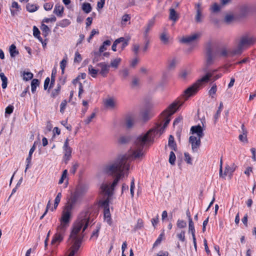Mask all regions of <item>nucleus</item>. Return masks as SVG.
Masks as SVG:
<instances>
[{
  "instance_id": "nucleus-1",
  "label": "nucleus",
  "mask_w": 256,
  "mask_h": 256,
  "mask_svg": "<svg viewBox=\"0 0 256 256\" xmlns=\"http://www.w3.org/2000/svg\"><path fill=\"white\" fill-rule=\"evenodd\" d=\"M187 100L185 97L183 100H175L162 112V114L164 118V124L162 126L161 124H158L156 128L149 130L145 134H142L136 138L134 142L136 150L133 152V156L134 158H138L143 156L144 152L142 150L144 146L152 144L154 142V138L156 136H160L164 132L165 128L170 121V116L176 112Z\"/></svg>"
},
{
  "instance_id": "nucleus-2",
  "label": "nucleus",
  "mask_w": 256,
  "mask_h": 256,
  "mask_svg": "<svg viewBox=\"0 0 256 256\" xmlns=\"http://www.w3.org/2000/svg\"><path fill=\"white\" fill-rule=\"evenodd\" d=\"M130 166L128 156L124 155L119 156L113 162L104 166V172L108 176L114 177L110 187L106 184H102L100 186L102 191L108 197L112 195V191L114 188L120 178L124 176V171L128 170Z\"/></svg>"
},
{
  "instance_id": "nucleus-3",
  "label": "nucleus",
  "mask_w": 256,
  "mask_h": 256,
  "mask_svg": "<svg viewBox=\"0 0 256 256\" xmlns=\"http://www.w3.org/2000/svg\"><path fill=\"white\" fill-rule=\"evenodd\" d=\"M92 212V209L88 208L80 214L78 217L80 220L74 226L69 238H81L78 234L82 228V232L87 228L91 218Z\"/></svg>"
},
{
  "instance_id": "nucleus-4",
  "label": "nucleus",
  "mask_w": 256,
  "mask_h": 256,
  "mask_svg": "<svg viewBox=\"0 0 256 256\" xmlns=\"http://www.w3.org/2000/svg\"><path fill=\"white\" fill-rule=\"evenodd\" d=\"M212 76L213 73L212 72H206L204 76L198 80L196 82L186 89L184 92V96L186 97V99L195 94L198 90L199 88L202 85V83L208 82Z\"/></svg>"
},
{
  "instance_id": "nucleus-5",
  "label": "nucleus",
  "mask_w": 256,
  "mask_h": 256,
  "mask_svg": "<svg viewBox=\"0 0 256 256\" xmlns=\"http://www.w3.org/2000/svg\"><path fill=\"white\" fill-rule=\"evenodd\" d=\"M206 67L204 68V71L205 72L208 71V68L213 64L214 59L219 53L218 48L212 46L210 42L206 44Z\"/></svg>"
},
{
  "instance_id": "nucleus-6",
  "label": "nucleus",
  "mask_w": 256,
  "mask_h": 256,
  "mask_svg": "<svg viewBox=\"0 0 256 256\" xmlns=\"http://www.w3.org/2000/svg\"><path fill=\"white\" fill-rule=\"evenodd\" d=\"M254 42V39L252 37H250L248 36H242L237 47L234 48V51L232 52V55L241 54L244 48L248 47L253 44Z\"/></svg>"
},
{
  "instance_id": "nucleus-7",
  "label": "nucleus",
  "mask_w": 256,
  "mask_h": 256,
  "mask_svg": "<svg viewBox=\"0 0 256 256\" xmlns=\"http://www.w3.org/2000/svg\"><path fill=\"white\" fill-rule=\"evenodd\" d=\"M72 209L64 206L62 212V216L60 219V224L58 226L66 229L70 225L72 218Z\"/></svg>"
},
{
  "instance_id": "nucleus-8",
  "label": "nucleus",
  "mask_w": 256,
  "mask_h": 256,
  "mask_svg": "<svg viewBox=\"0 0 256 256\" xmlns=\"http://www.w3.org/2000/svg\"><path fill=\"white\" fill-rule=\"evenodd\" d=\"M66 230V229L58 226L56 228V232L54 236L51 244H60L64 239Z\"/></svg>"
},
{
  "instance_id": "nucleus-9",
  "label": "nucleus",
  "mask_w": 256,
  "mask_h": 256,
  "mask_svg": "<svg viewBox=\"0 0 256 256\" xmlns=\"http://www.w3.org/2000/svg\"><path fill=\"white\" fill-rule=\"evenodd\" d=\"M69 239H71L73 243L70 248L71 251L69 256H74L80 246L81 238H69Z\"/></svg>"
},
{
  "instance_id": "nucleus-10",
  "label": "nucleus",
  "mask_w": 256,
  "mask_h": 256,
  "mask_svg": "<svg viewBox=\"0 0 256 256\" xmlns=\"http://www.w3.org/2000/svg\"><path fill=\"white\" fill-rule=\"evenodd\" d=\"M82 194L78 190H76L70 198V201L68 202L65 206L73 209L78 198Z\"/></svg>"
},
{
  "instance_id": "nucleus-11",
  "label": "nucleus",
  "mask_w": 256,
  "mask_h": 256,
  "mask_svg": "<svg viewBox=\"0 0 256 256\" xmlns=\"http://www.w3.org/2000/svg\"><path fill=\"white\" fill-rule=\"evenodd\" d=\"M189 142L192 144V148L194 152L198 150V148L200 144V138L198 139L195 136H192L189 138Z\"/></svg>"
},
{
  "instance_id": "nucleus-12",
  "label": "nucleus",
  "mask_w": 256,
  "mask_h": 256,
  "mask_svg": "<svg viewBox=\"0 0 256 256\" xmlns=\"http://www.w3.org/2000/svg\"><path fill=\"white\" fill-rule=\"evenodd\" d=\"M97 66L100 68V74L103 77H106L110 70V66L106 64L104 62H102L98 64Z\"/></svg>"
},
{
  "instance_id": "nucleus-13",
  "label": "nucleus",
  "mask_w": 256,
  "mask_h": 256,
  "mask_svg": "<svg viewBox=\"0 0 256 256\" xmlns=\"http://www.w3.org/2000/svg\"><path fill=\"white\" fill-rule=\"evenodd\" d=\"M200 34L196 33L190 36L183 37L180 40V42L184 44H189L196 40L198 38H200Z\"/></svg>"
},
{
  "instance_id": "nucleus-14",
  "label": "nucleus",
  "mask_w": 256,
  "mask_h": 256,
  "mask_svg": "<svg viewBox=\"0 0 256 256\" xmlns=\"http://www.w3.org/2000/svg\"><path fill=\"white\" fill-rule=\"evenodd\" d=\"M190 130L192 134H196L200 138L204 136L203 129L200 125L192 126Z\"/></svg>"
},
{
  "instance_id": "nucleus-15",
  "label": "nucleus",
  "mask_w": 256,
  "mask_h": 256,
  "mask_svg": "<svg viewBox=\"0 0 256 256\" xmlns=\"http://www.w3.org/2000/svg\"><path fill=\"white\" fill-rule=\"evenodd\" d=\"M250 12V7L246 4L242 5L240 7V14L242 16H246Z\"/></svg>"
},
{
  "instance_id": "nucleus-16",
  "label": "nucleus",
  "mask_w": 256,
  "mask_h": 256,
  "mask_svg": "<svg viewBox=\"0 0 256 256\" xmlns=\"http://www.w3.org/2000/svg\"><path fill=\"white\" fill-rule=\"evenodd\" d=\"M64 8L62 6L56 4L55 5L54 10V13L55 14L58 16L61 17L62 16L64 13Z\"/></svg>"
},
{
  "instance_id": "nucleus-17",
  "label": "nucleus",
  "mask_w": 256,
  "mask_h": 256,
  "mask_svg": "<svg viewBox=\"0 0 256 256\" xmlns=\"http://www.w3.org/2000/svg\"><path fill=\"white\" fill-rule=\"evenodd\" d=\"M169 10V19L171 20H172L174 22H176L179 18L178 14L174 8H170Z\"/></svg>"
},
{
  "instance_id": "nucleus-18",
  "label": "nucleus",
  "mask_w": 256,
  "mask_h": 256,
  "mask_svg": "<svg viewBox=\"0 0 256 256\" xmlns=\"http://www.w3.org/2000/svg\"><path fill=\"white\" fill-rule=\"evenodd\" d=\"M168 146L172 149V150L174 151H176L177 150V146L174 140V138L173 136L170 135L169 136L168 140Z\"/></svg>"
},
{
  "instance_id": "nucleus-19",
  "label": "nucleus",
  "mask_w": 256,
  "mask_h": 256,
  "mask_svg": "<svg viewBox=\"0 0 256 256\" xmlns=\"http://www.w3.org/2000/svg\"><path fill=\"white\" fill-rule=\"evenodd\" d=\"M201 4L200 3L196 4V15L195 20L197 22H202V10L200 9Z\"/></svg>"
},
{
  "instance_id": "nucleus-20",
  "label": "nucleus",
  "mask_w": 256,
  "mask_h": 256,
  "mask_svg": "<svg viewBox=\"0 0 256 256\" xmlns=\"http://www.w3.org/2000/svg\"><path fill=\"white\" fill-rule=\"evenodd\" d=\"M130 140L129 136L121 135L118 139V142L120 144H124L128 143Z\"/></svg>"
},
{
  "instance_id": "nucleus-21",
  "label": "nucleus",
  "mask_w": 256,
  "mask_h": 256,
  "mask_svg": "<svg viewBox=\"0 0 256 256\" xmlns=\"http://www.w3.org/2000/svg\"><path fill=\"white\" fill-rule=\"evenodd\" d=\"M234 51V49H230L227 50L226 48H223L222 50L220 52V56H224V57H228V56H236V54H232V52Z\"/></svg>"
},
{
  "instance_id": "nucleus-22",
  "label": "nucleus",
  "mask_w": 256,
  "mask_h": 256,
  "mask_svg": "<svg viewBox=\"0 0 256 256\" xmlns=\"http://www.w3.org/2000/svg\"><path fill=\"white\" fill-rule=\"evenodd\" d=\"M68 142H69V139L68 138H67L64 142V144L62 147V149L64 152V154H72V149L69 146Z\"/></svg>"
},
{
  "instance_id": "nucleus-23",
  "label": "nucleus",
  "mask_w": 256,
  "mask_h": 256,
  "mask_svg": "<svg viewBox=\"0 0 256 256\" xmlns=\"http://www.w3.org/2000/svg\"><path fill=\"white\" fill-rule=\"evenodd\" d=\"M104 218L107 223L109 225H111L112 223V218L110 217V208L104 210Z\"/></svg>"
},
{
  "instance_id": "nucleus-24",
  "label": "nucleus",
  "mask_w": 256,
  "mask_h": 256,
  "mask_svg": "<svg viewBox=\"0 0 256 256\" xmlns=\"http://www.w3.org/2000/svg\"><path fill=\"white\" fill-rule=\"evenodd\" d=\"M9 52L12 58H14L19 54L18 50L16 49V46L14 44H12L10 46Z\"/></svg>"
},
{
  "instance_id": "nucleus-25",
  "label": "nucleus",
  "mask_w": 256,
  "mask_h": 256,
  "mask_svg": "<svg viewBox=\"0 0 256 256\" xmlns=\"http://www.w3.org/2000/svg\"><path fill=\"white\" fill-rule=\"evenodd\" d=\"M236 167L234 164H232L231 166H226L225 168L224 176H226L228 174L232 175L235 170Z\"/></svg>"
},
{
  "instance_id": "nucleus-26",
  "label": "nucleus",
  "mask_w": 256,
  "mask_h": 256,
  "mask_svg": "<svg viewBox=\"0 0 256 256\" xmlns=\"http://www.w3.org/2000/svg\"><path fill=\"white\" fill-rule=\"evenodd\" d=\"M82 10L86 14L90 13L92 10L91 4L88 2H84L82 4Z\"/></svg>"
},
{
  "instance_id": "nucleus-27",
  "label": "nucleus",
  "mask_w": 256,
  "mask_h": 256,
  "mask_svg": "<svg viewBox=\"0 0 256 256\" xmlns=\"http://www.w3.org/2000/svg\"><path fill=\"white\" fill-rule=\"evenodd\" d=\"M104 104L106 107L114 108L116 106V102L112 98H108L104 102Z\"/></svg>"
},
{
  "instance_id": "nucleus-28",
  "label": "nucleus",
  "mask_w": 256,
  "mask_h": 256,
  "mask_svg": "<svg viewBox=\"0 0 256 256\" xmlns=\"http://www.w3.org/2000/svg\"><path fill=\"white\" fill-rule=\"evenodd\" d=\"M39 84H40V81L34 78L32 80V82H31V90H32V93L35 92L36 90V87L38 86Z\"/></svg>"
},
{
  "instance_id": "nucleus-29",
  "label": "nucleus",
  "mask_w": 256,
  "mask_h": 256,
  "mask_svg": "<svg viewBox=\"0 0 256 256\" xmlns=\"http://www.w3.org/2000/svg\"><path fill=\"white\" fill-rule=\"evenodd\" d=\"M188 232L192 234V236H196V230L192 220H190L188 222Z\"/></svg>"
},
{
  "instance_id": "nucleus-30",
  "label": "nucleus",
  "mask_w": 256,
  "mask_h": 256,
  "mask_svg": "<svg viewBox=\"0 0 256 256\" xmlns=\"http://www.w3.org/2000/svg\"><path fill=\"white\" fill-rule=\"evenodd\" d=\"M0 78L2 81V86L3 89H5L8 85V78L3 72L0 73Z\"/></svg>"
},
{
  "instance_id": "nucleus-31",
  "label": "nucleus",
  "mask_w": 256,
  "mask_h": 256,
  "mask_svg": "<svg viewBox=\"0 0 256 256\" xmlns=\"http://www.w3.org/2000/svg\"><path fill=\"white\" fill-rule=\"evenodd\" d=\"M41 30L42 32V35L44 37H46L50 31L48 26L44 24H42Z\"/></svg>"
},
{
  "instance_id": "nucleus-32",
  "label": "nucleus",
  "mask_w": 256,
  "mask_h": 256,
  "mask_svg": "<svg viewBox=\"0 0 256 256\" xmlns=\"http://www.w3.org/2000/svg\"><path fill=\"white\" fill-rule=\"evenodd\" d=\"M70 24V21L68 19H64L56 24V26L62 28L68 26Z\"/></svg>"
},
{
  "instance_id": "nucleus-33",
  "label": "nucleus",
  "mask_w": 256,
  "mask_h": 256,
  "mask_svg": "<svg viewBox=\"0 0 256 256\" xmlns=\"http://www.w3.org/2000/svg\"><path fill=\"white\" fill-rule=\"evenodd\" d=\"M88 73L93 78H96L98 70L94 68L92 65L88 66Z\"/></svg>"
},
{
  "instance_id": "nucleus-34",
  "label": "nucleus",
  "mask_w": 256,
  "mask_h": 256,
  "mask_svg": "<svg viewBox=\"0 0 256 256\" xmlns=\"http://www.w3.org/2000/svg\"><path fill=\"white\" fill-rule=\"evenodd\" d=\"M26 10L30 12H33L37 10L38 8V6H37L36 4H28L26 6Z\"/></svg>"
},
{
  "instance_id": "nucleus-35",
  "label": "nucleus",
  "mask_w": 256,
  "mask_h": 256,
  "mask_svg": "<svg viewBox=\"0 0 256 256\" xmlns=\"http://www.w3.org/2000/svg\"><path fill=\"white\" fill-rule=\"evenodd\" d=\"M221 6L217 3H214L210 7L212 12L214 13H217L220 11Z\"/></svg>"
},
{
  "instance_id": "nucleus-36",
  "label": "nucleus",
  "mask_w": 256,
  "mask_h": 256,
  "mask_svg": "<svg viewBox=\"0 0 256 256\" xmlns=\"http://www.w3.org/2000/svg\"><path fill=\"white\" fill-rule=\"evenodd\" d=\"M134 124L133 120L130 117H127L126 119V125L127 128H132Z\"/></svg>"
},
{
  "instance_id": "nucleus-37",
  "label": "nucleus",
  "mask_w": 256,
  "mask_h": 256,
  "mask_svg": "<svg viewBox=\"0 0 256 256\" xmlns=\"http://www.w3.org/2000/svg\"><path fill=\"white\" fill-rule=\"evenodd\" d=\"M94 58H92V62L95 63L96 62L100 60H101V56L102 54L98 52H94Z\"/></svg>"
},
{
  "instance_id": "nucleus-38",
  "label": "nucleus",
  "mask_w": 256,
  "mask_h": 256,
  "mask_svg": "<svg viewBox=\"0 0 256 256\" xmlns=\"http://www.w3.org/2000/svg\"><path fill=\"white\" fill-rule=\"evenodd\" d=\"M124 40V38L121 37L118 39H116L113 43L112 49L113 51L116 52V46L119 44H120V42H122Z\"/></svg>"
},
{
  "instance_id": "nucleus-39",
  "label": "nucleus",
  "mask_w": 256,
  "mask_h": 256,
  "mask_svg": "<svg viewBox=\"0 0 256 256\" xmlns=\"http://www.w3.org/2000/svg\"><path fill=\"white\" fill-rule=\"evenodd\" d=\"M155 22V18H152L150 20L147 24L146 28V32H148L150 30V28L154 26Z\"/></svg>"
},
{
  "instance_id": "nucleus-40",
  "label": "nucleus",
  "mask_w": 256,
  "mask_h": 256,
  "mask_svg": "<svg viewBox=\"0 0 256 256\" xmlns=\"http://www.w3.org/2000/svg\"><path fill=\"white\" fill-rule=\"evenodd\" d=\"M176 157L174 153V152L173 150L170 152V156H169V159L168 162L170 164L172 165H174L175 164Z\"/></svg>"
},
{
  "instance_id": "nucleus-41",
  "label": "nucleus",
  "mask_w": 256,
  "mask_h": 256,
  "mask_svg": "<svg viewBox=\"0 0 256 256\" xmlns=\"http://www.w3.org/2000/svg\"><path fill=\"white\" fill-rule=\"evenodd\" d=\"M120 62V58H116V59H114V60L111 61L110 64V66L114 68H117Z\"/></svg>"
},
{
  "instance_id": "nucleus-42",
  "label": "nucleus",
  "mask_w": 256,
  "mask_h": 256,
  "mask_svg": "<svg viewBox=\"0 0 256 256\" xmlns=\"http://www.w3.org/2000/svg\"><path fill=\"white\" fill-rule=\"evenodd\" d=\"M100 229V224H98L96 226V228L94 230L92 233L91 238L94 237L96 238H97L98 236V232Z\"/></svg>"
},
{
  "instance_id": "nucleus-43",
  "label": "nucleus",
  "mask_w": 256,
  "mask_h": 256,
  "mask_svg": "<svg viewBox=\"0 0 256 256\" xmlns=\"http://www.w3.org/2000/svg\"><path fill=\"white\" fill-rule=\"evenodd\" d=\"M160 40L164 44H167L168 42V37L167 36L166 32L162 33L160 36Z\"/></svg>"
},
{
  "instance_id": "nucleus-44",
  "label": "nucleus",
  "mask_w": 256,
  "mask_h": 256,
  "mask_svg": "<svg viewBox=\"0 0 256 256\" xmlns=\"http://www.w3.org/2000/svg\"><path fill=\"white\" fill-rule=\"evenodd\" d=\"M33 78V74L30 72H24V80L26 81L29 80Z\"/></svg>"
},
{
  "instance_id": "nucleus-45",
  "label": "nucleus",
  "mask_w": 256,
  "mask_h": 256,
  "mask_svg": "<svg viewBox=\"0 0 256 256\" xmlns=\"http://www.w3.org/2000/svg\"><path fill=\"white\" fill-rule=\"evenodd\" d=\"M217 90V86L216 84H214L211 88L208 91V94L212 98H214L213 95L215 94Z\"/></svg>"
},
{
  "instance_id": "nucleus-46",
  "label": "nucleus",
  "mask_w": 256,
  "mask_h": 256,
  "mask_svg": "<svg viewBox=\"0 0 256 256\" xmlns=\"http://www.w3.org/2000/svg\"><path fill=\"white\" fill-rule=\"evenodd\" d=\"M101 206L103 207L104 210L109 208V199L108 198L106 200L100 202Z\"/></svg>"
},
{
  "instance_id": "nucleus-47",
  "label": "nucleus",
  "mask_w": 256,
  "mask_h": 256,
  "mask_svg": "<svg viewBox=\"0 0 256 256\" xmlns=\"http://www.w3.org/2000/svg\"><path fill=\"white\" fill-rule=\"evenodd\" d=\"M56 73V70H53L52 71V74L51 76V80H50V82L49 86V89L52 88L55 82V74Z\"/></svg>"
},
{
  "instance_id": "nucleus-48",
  "label": "nucleus",
  "mask_w": 256,
  "mask_h": 256,
  "mask_svg": "<svg viewBox=\"0 0 256 256\" xmlns=\"http://www.w3.org/2000/svg\"><path fill=\"white\" fill-rule=\"evenodd\" d=\"M142 120L144 122H146L150 118L148 112L147 110L144 111L142 113Z\"/></svg>"
},
{
  "instance_id": "nucleus-49",
  "label": "nucleus",
  "mask_w": 256,
  "mask_h": 256,
  "mask_svg": "<svg viewBox=\"0 0 256 256\" xmlns=\"http://www.w3.org/2000/svg\"><path fill=\"white\" fill-rule=\"evenodd\" d=\"M176 226L178 228H184L186 226V222L184 220H178L176 223Z\"/></svg>"
},
{
  "instance_id": "nucleus-50",
  "label": "nucleus",
  "mask_w": 256,
  "mask_h": 256,
  "mask_svg": "<svg viewBox=\"0 0 256 256\" xmlns=\"http://www.w3.org/2000/svg\"><path fill=\"white\" fill-rule=\"evenodd\" d=\"M176 236L180 241H181L182 242H185V240H186L185 231L182 230L180 234H176Z\"/></svg>"
},
{
  "instance_id": "nucleus-51",
  "label": "nucleus",
  "mask_w": 256,
  "mask_h": 256,
  "mask_svg": "<svg viewBox=\"0 0 256 256\" xmlns=\"http://www.w3.org/2000/svg\"><path fill=\"white\" fill-rule=\"evenodd\" d=\"M67 104V101L66 100H63L60 104V112L63 114L65 111V109Z\"/></svg>"
},
{
  "instance_id": "nucleus-52",
  "label": "nucleus",
  "mask_w": 256,
  "mask_h": 256,
  "mask_svg": "<svg viewBox=\"0 0 256 256\" xmlns=\"http://www.w3.org/2000/svg\"><path fill=\"white\" fill-rule=\"evenodd\" d=\"M144 226L143 221L142 219L138 220L135 226L134 230H137L142 228Z\"/></svg>"
},
{
  "instance_id": "nucleus-53",
  "label": "nucleus",
  "mask_w": 256,
  "mask_h": 256,
  "mask_svg": "<svg viewBox=\"0 0 256 256\" xmlns=\"http://www.w3.org/2000/svg\"><path fill=\"white\" fill-rule=\"evenodd\" d=\"M163 236H164L163 233H162L160 234L158 238L156 239V242H154V244H153V248H155V247L157 246L158 244H160L161 243L162 240V238Z\"/></svg>"
},
{
  "instance_id": "nucleus-54",
  "label": "nucleus",
  "mask_w": 256,
  "mask_h": 256,
  "mask_svg": "<svg viewBox=\"0 0 256 256\" xmlns=\"http://www.w3.org/2000/svg\"><path fill=\"white\" fill-rule=\"evenodd\" d=\"M78 166H79L78 163V162H74L72 164V168L70 170V172L71 174H74L76 173V170H77V169H78Z\"/></svg>"
},
{
  "instance_id": "nucleus-55",
  "label": "nucleus",
  "mask_w": 256,
  "mask_h": 256,
  "mask_svg": "<svg viewBox=\"0 0 256 256\" xmlns=\"http://www.w3.org/2000/svg\"><path fill=\"white\" fill-rule=\"evenodd\" d=\"M14 109V107L12 105H9L8 106L5 110V114H10L12 113L13 110Z\"/></svg>"
},
{
  "instance_id": "nucleus-56",
  "label": "nucleus",
  "mask_w": 256,
  "mask_h": 256,
  "mask_svg": "<svg viewBox=\"0 0 256 256\" xmlns=\"http://www.w3.org/2000/svg\"><path fill=\"white\" fill-rule=\"evenodd\" d=\"M82 60V58L80 54L76 52H75V56L74 58V62L79 63Z\"/></svg>"
},
{
  "instance_id": "nucleus-57",
  "label": "nucleus",
  "mask_w": 256,
  "mask_h": 256,
  "mask_svg": "<svg viewBox=\"0 0 256 256\" xmlns=\"http://www.w3.org/2000/svg\"><path fill=\"white\" fill-rule=\"evenodd\" d=\"M176 60L175 58H174L169 62L168 65V68L170 70L174 69L176 67Z\"/></svg>"
},
{
  "instance_id": "nucleus-58",
  "label": "nucleus",
  "mask_w": 256,
  "mask_h": 256,
  "mask_svg": "<svg viewBox=\"0 0 256 256\" xmlns=\"http://www.w3.org/2000/svg\"><path fill=\"white\" fill-rule=\"evenodd\" d=\"M68 174V170H65L63 171L62 176L59 180L58 184H62L63 183L64 178H66Z\"/></svg>"
},
{
  "instance_id": "nucleus-59",
  "label": "nucleus",
  "mask_w": 256,
  "mask_h": 256,
  "mask_svg": "<svg viewBox=\"0 0 256 256\" xmlns=\"http://www.w3.org/2000/svg\"><path fill=\"white\" fill-rule=\"evenodd\" d=\"M222 107H223V104H222V102H221L220 104V106L218 108V110L216 112V114L214 116V118L216 120L218 119L219 118L220 112H221V111H222Z\"/></svg>"
},
{
  "instance_id": "nucleus-60",
  "label": "nucleus",
  "mask_w": 256,
  "mask_h": 256,
  "mask_svg": "<svg viewBox=\"0 0 256 256\" xmlns=\"http://www.w3.org/2000/svg\"><path fill=\"white\" fill-rule=\"evenodd\" d=\"M118 45H119V46L122 50L128 45V40L124 38V40L122 42H120V44H119Z\"/></svg>"
},
{
  "instance_id": "nucleus-61",
  "label": "nucleus",
  "mask_w": 256,
  "mask_h": 256,
  "mask_svg": "<svg viewBox=\"0 0 256 256\" xmlns=\"http://www.w3.org/2000/svg\"><path fill=\"white\" fill-rule=\"evenodd\" d=\"M140 49V46L138 44H134L132 46V50L134 52L135 55H138V54Z\"/></svg>"
},
{
  "instance_id": "nucleus-62",
  "label": "nucleus",
  "mask_w": 256,
  "mask_h": 256,
  "mask_svg": "<svg viewBox=\"0 0 256 256\" xmlns=\"http://www.w3.org/2000/svg\"><path fill=\"white\" fill-rule=\"evenodd\" d=\"M96 116L95 112H92L91 115L88 116L85 120L84 122L86 124H89L92 120Z\"/></svg>"
},
{
  "instance_id": "nucleus-63",
  "label": "nucleus",
  "mask_w": 256,
  "mask_h": 256,
  "mask_svg": "<svg viewBox=\"0 0 256 256\" xmlns=\"http://www.w3.org/2000/svg\"><path fill=\"white\" fill-rule=\"evenodd\" d=\"M72 154H64L63 156V160L66 164H67L70 160Z\"/></svg>"
},
{
  "instance_id": "nucleus-64",
  "label": "nucleus",
  "mask_w": 256,
  "mask_h": 256,
  "mask_svg": "<svg viewBox=\"0 0 256 256\" xmlns=\"http://www.w3.org/2000/svg\"><path fill=\"white\" fill-rule=\"evenodd\" d=\"M52 7L53 3L52 2L46 3L44 6V9L46 11L51 10Z\"/></svg>"
}]
</instances>
